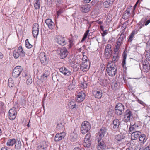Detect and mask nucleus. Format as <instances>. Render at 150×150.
Returning <instances> with one entry per match:
<instances>
[{
    "label": "nucleus",
    "mask_w": 150,
    "mask_h": 150,
    "mask_svg": "<svg viewBox=\"0 0 150 150\" xmlns=\"http://www.w3.org/2000/svg\"><path fill=\"white\" fill-rule=\"evenodd\" d=\"M106 132V128L103 127L100 129L98 133L99 137H98V145L97 146V149L98 150H104L106 147V145L104 142L102 140V139L104 137Z\"/></svg>",
    "instance_id": "nucleus-1"
},
{
    "label": "nucleus",
    "mask_w": 150,
    "mask_h": 150,
    "mask_svg": "<svg viewBox=\"0 0 150 150\" xmlns=\"http://www.w3.org/2000/svg\"><path fill=\"white\" fill-rule=\"evenodd\" d=\"M117 66L112 64V62H109L107 65L106 71L108 74L110 76H114L117 74Z\"/></svg>",
    "instance_id": "nucleus-2"
},
{
    "label": "nucleus",
    "mask_w": 150,
    "mask_h": 150,
    "mask_svg": "<svg viewBox=\"0 0 150 150\" xmlns=\"http://www.w3.org/2000/svg\"><path fill=\"white\" fill-rule=\"evenodd\" d=\"M25 55L21 46H19L17 50H14L13 51V56L15 59L18 58L19 57L21 58L24 57Z\"/></svg>",
    "instance_id": "nucleus-3"
},
{
    "label": "nucleus",
    "mask_w": 150,
    "mask_h": 150,
    "mask_svg": "<svg viewBox=\"0 0 150 150\" xmlns=\"http://www.w3.org/2000/svg\"><path fill=\"white\" fill-rule=\"evenodd\" d=\"M91 126L89 122L85 121L83 122L81 125V133L83 134H85L90 129Z\"/></svg>",
    "instance_id": "nucleus-4"
},
{
    "label": "nucleus",
    "mask_w": 150,
    "mask_h": 150,
    "mask_svg": "<svg viewBox=\"0 0 150 150\" xmlns=\"http://www.w3.org/2000/svg\"><path fill=\"white\" fill-rule=\"evenodd\" d=\"M23 69L21 66H17L14 69L12 73V75L14 78H16L18 77L22 72Z\"/></svg>",
    "instance_id": "nucleus-5"
},
{
    "label": "nucleus",
    "mask_w": 150,
    "mask_h": 150,
    "mask_svg": "<svg viewBox=\"0 0 150 150\" xmlns=\"http://www.w3.org/2000/svg\"><path fill=\"white\" fill-rule=\"evenodd\" d=\"M115 113L117 115H120L123 112L124 108L121 103H118L115 107Z\"/></svg>",
    "instance_id": "nucleus-6"
},
{
    "label": "nucleus",
    "mask_w": 150,
    "mask_h": 150,
    "mask_svg": "<svg viewBox=\"0 0 150 150\" xmlns=\"http://www.w3.org/2000/svg\"><path fill=\"white\" fill-rule=\"evenodd\" d=\"M133 118V113L132 112L129 110L127 109L124 115V120L126 122L130 121V119Z\"/></svg>",
    "instance_id": "nucleus-7"
},
{
    "label": "nucleus",
    "mask_w": 150,
    "mask_h": 150,
    "mask_svg": "<svg viewBox=\"0 0 150 150\" xmlns=\"http://www.w3.org/2000/svg\"><path fill=\"white\" fill-rule=\"evenodd\" d=\"M39 30V26L37 23H34L32 27V33L34 38H37Z\"/></svg>",
    "instance_id": "nucleus-8"
},
{
    "label": "nucleus",
    "mask_w": 150,
    "mask_h": 150,
    "mask_svg": "<svg viewBox=\"0 0 150 150\" xmlns=\"http://www.w3.org/2000/svg\"><path fill=\"white\" fill-rule=\"evenodd\" d=\"M58 53L60 55V57L61 59L65 58L68 54V52L67 49L65 47H63L59 49Z\"/></svg>",
    "instance_id": "nucleus-9"
},
{
    "label": "nucleus",
    "mask_w": 150,
    "mask_h": 150,
    "mask_svg": "<svg viewBox=\"0 0 150 150\" xmlns=\"http://www.w3.org/2000/svg\"><path fill=\"white\" fill-rule=\"evenodd\" d=\"M16 109L15 108H11L9 111V119L11 120H13L15 119L16 115Z\"/></svg>",
    "instance_id": "nucleus-10"
},
{
    "label": "nucleus",
    "mask_w": 150,
    "mask_h": 150,
    "mask_svg": "<svg viewBox=\"0 0 150 150\" xmlns=\"http://www.w3.org/2000/svg\"><path fill=\"white\" fill-rule=\"evenodd\" d=\"M90 133H88L86 135L83 143V145L85 147L88 148L90 146L91 144V142L90 140Z\"/></svg>",
    "instance_id": "nucleus-11"
},
{
    "label": "nucleus",
    "mask_w": 150,
    "mask_h": 150,
    "mask_svg": "<svg viewBox=\"0 0 150 150\" xmlns=\"http://www.w3.org/2000/svg\"><path fill=\"white\" fill-rule=\"evenodd\" d=\"M39 59L41 63L43 65H45L47 64L48 61L47 57L44 53L41 52L40 53L39 55Z\"/></svg>",
    "instance_id": "nucleus-12"
},
{
    "label": "nucleus",
    "mask_w": 150,
    "mask_h": 150,
    "mask_svg": "<svg viewBox=\"0 0 150 150\" xmlns=\"http://www.w3.org/2000/svg\"><path fill=\"white\" fill-rule=\"evenodd\" d=\"M55 40L58 43L62 46L65 45L67 43L64 38L60 36H57Z\"/></svg>",
    "instance_id": "nucleus-13"
},
{
    "label": "nucleus",
    "mask_w": 150,
    "mask_h": 150,
    "mask_svg": "<svg viewBox=\"0 0 150 150\" xmlns=\"http://www.w3.org/2000/svg\"><path fill=\"white\" fill-rule=\"evenodd\" d=\"M85 97V94L82 91L79 92L77 94L76 97V101L78 102H81L84 99Z\"/></svg>",
    "instance_id": "nucleus-14"
},
{
    "label": "nucleus",
    "mask_w": 150,
    "mask_h": 150,
    "mask_svg": "<svg viewBox=\"0 0 150 150\" xmlns=\"http://www.w3.org/2000/svg\"><path fill=\"white\" fill-rule=\"evenodd\" d=\"M111 48V46L110 44H108L106 46L105 55L107 58L109 57L111 54L112 50Z\"/></svg>",
    "instance_id": "nucleus-15"
},
{
    "label": "nucleus",
    "mask_w": 150,
    "mask_h": 150,
    "mask_svg": "<svg viewBox=\"0 0 150 150\" xmlns=\"http://www.w3.org/2000/svg\"><path fill=\"white\" fill-rule=\"evenodd\" d=\"M90 64L87 62H83L80 65V69L83 72L87 71L89 69Z\"/></svg>",
    "instance_id": "nucleus-16"
},
{
    "label": "nucleus",
    "mask_w": 150,
    "mask_h": 150,
    "mask_svg": "<svg viewBox=\"0 0 150 150\" xmlns=\"http://www.w3.org/2000/svg\"><path fill=\"white\" fill-rule=\"evenodd\" d=\"M59 71L60 72L66 76H70L71 74V73L70 71L64 67H62L60 68L59 69Z\"/></svg>",
    "instance_id": "nucleus-17"
},
{
    "label": "nucleus",
    "mask_w": 150,
    "mask_h": 150,
    "mask_svg": "<svg viewBox=\"0 0 150 150\" xmlns=\"http://www.w3.org/2000/svg\"><path fill=\"white\" fill-rule=\"evenodd\" d=\"M90 6L89 4L81 5L80 6V10L83 12L87 13L90 10Z\"/></svg>",
    "instance_id": "nucleus-18"
},
{
    "label": "nucleus",
    "mask_w": 150,
    "mask_h": 150,
    "mask_svg": "<svg viewBox=\"0 0 150 150\" xmlns=\"http://www.w3.org/2000/svg\"><path fill=\"white\" fill-rule=\"evenodd\" d=\"M22 76L25 77L26 80V83L28 85L30 84L32 82L31 76L29 74H27L26 72L22 73Z\"/></svg>",
    "instance_id": "nucleus-19"
},
{
    "label": "nucleus",
    "mask_w": 150,
    "mask_h": 150,
    "mask_svg": "<svg viewBox=\"0 0 150 150\" xmlns=\"http://www.w3.org/2000/svg\"><path fill=\"white\" fill-rule=\"evenodd\" d=\"M93 94L95 98L100 99L102 96V91L100 90H93Z\"/></svg>",
    "instance_id": "nucleus-20"
},
{
    "label": "nucleus",
    "mask_w": 150,
    "mask_h": 150,
    "mask_svg": "<svg viewBox=\"0 0 150 150\" xmlns=\"http://www.w3.org/2000/svg\"><path fill=\"white\" fill-rule=\"evenodd\" d=\"M69 108L71 109L74 110L78 108V106L76 105V101L74 100H70L68 103Z\"/></svg>",
    "instance_id": "nucleus-21"
},
{
    "label": "nucleus",
    "mask_w": 150,
    "mask_h": 150,
    "mask_svg": "<svg viewBox=\"0 0 150 150\" xmlns=\"http://www.w3.org/2000/svg\"><path fill=\"white\" fill-rule=\"evenodd\" d=\"M45 23L49 28L50 29H52L54 27V23L50 19H47L45 21Z\"/></svg>",
    "instance_id": "nucleus-22"
},
{
    "label": "nucleus",
    "mask_w": 150,
    "mask_h": 150,
    "mask_svg": "<svg viewBox=\"0 0 150 150\" xmlns=\"http://www.w3.org/2000/svg\"><path fill=\"white\" fill-rule=\"evenodd\" d=\"M142 71L144 72H147L150 70V66L148 62H145L142 64Z\"/></svg>",
    "instance_id": "nucleus-23"
},
{
    "label": "nucleus",
    "mask_w": 150,
    "mask_h": 150,
    "mask_svg": "<svg viewBox=\"0 0 150 150\" xmlns=\"http://www.w3.org/2000/svg\"><path fill=\"white\" fill-rule=\"evenodd\" d=\"M141 134V132L139 131L132 132L131 134V139L132 140L137 139Z\"/></svg>",
    "instance_id": "nucleus-24"
},
{
    "label": "nucleus",
    "mask_w": 150,
    "mask_h": 150,
    "mask_svg": "<svg viewBox=\"0 0 150 150\" xmlns=\"http://www.w3.org/2000/svg\"><path fill=\"white\" fill-rule=\"evenodd\" d=\"M47 144L45 141H43L41 144L38 146V150H45L48 146Z\"/></svg>",
    "instance_id": "nucleus-25"
},
{
    "label": "nucleus",
    "mask_w": 150,
    "mask_h": 150,
    "mask_svg": "<svg viewBox=\"0 0 150 150\" xmlns=\"http://www.w3.org/2000/svg\"><path fill=\"white\" fill-rule=\"evenodd\" d=\"M65 135V134L64 133L57 134L54 138V140L56 141L61 140L64 138Z\"/></svg>",
    "instance_id": "nucleus-26"
},
{
    "label": "nucleus",
    "mask_w": 150,
    "mask_h": 150,
    "mask_svg": "<svg viewBox=\"0 0 150 150\" xmlns=\"http://www.w3.org/2000/svg\"><path fill=\"white\" fill-rule=\"evenodd\" d=\"M113 124L114 125L113 128L115 130H117L120 125L119 120L117 119H115L113 121Z\"/></svg>",
    "instance_id": "nucleus-27"
},
{
    "label": "nucleus",
    "mask_w": 150,
    "mask_h": 150,
    "mask_svg": "<svg viewBox=\"0 0 150 150\" xmlns=\"http://www.w3.org/2000/svg\"><path fill=\"white\" fill-rule=\"evenodd\" d=\"M16 140L14 138L8 139L6 145L8 146H13L16 143Z\"/></svg>",
    "instance_id": "nucleus-28"
},
{
    "label": "nucleus",
    "mask_w": 150,
    "mask_h": 150,
    "mask_svg": "<svg viewBox=\"0 0 150 150\" xmlns=\"http://www.w3.org/2000/svg\"><path fill=\"white\" fill-rule=\"evenodd\" d=\"M138 126L136 124L130 125L129 131L130 132H134L137 131V130L138 129Z\"/></svg>",
    "instance_id": "nucleus-29"
},
{
    "label": "nucleus",
    "mask_w": 150,
    "mask_h": 150,
    "mask_svg": "<svg viewBox=\"0 0 150 150\" xmlns=\"http://www.w3.org/2000/svg\"><path fill=\"white\" fill-rule=\"evenodd\" d=\"M130 12L129 9H127L126 11L122 16L123 18L125 20L128 19L130 16Z\"/></svg>",
    "instance_id": "nucleus-30"
},
{
    "label": "nucleus",
    "mask_w": 150,
    "mask_h": 150,
    "mask_svg": "<svg viewBox=\"0 0 150 150\" xmlns=\"http://www.w3.org/2000/svg\"><path fill=\"white\" fill-rule=\"evenodd\" d=\"M139 139L141 143H144L146 140V135L144 134H141L139 137Z\"/></svg>",
    "instance_id": "nucleus-31"
},
{
    "label": "nucleus",
    "mask_w": 150,
    "mask_h": 150,
    "mask_svg": "<svg viewBox=\"0 0 150 150\" xmlns=\"http://www.w3.org/2000/svg\"><path fill=\"white\" fill-rule=\"evenodd\" d=\"M124 138L125 136L121 133L115 136V139L118 141H122V140L124 139Z\"/></svg>",
    "instance_id": "nucleus-32"
},
{
    "label": "nucleus",
    "mask_w": 150,
    "mask_h": 150,
    "mask_svg": "<svg viewBox=\"0 0 150 150\" xmlns=\"http://www.w3.org/2000/svg\"><path fill=\"white\" fill-rule=\"evenodd\" d=\"M127 52L125 51L122 54V56L123 57L122 62V65L123 67H124L126 64V60L127 56Z\"/></svg>",
    "instance_id": "nucleus-33"
},
{
    "label": "nucleus",
    "mask_w": 150,
    "mask_h": 150,
    "mask_svg": "<svg viewBox=\"0 0 150 150\" xmlns=\"http://www.w3.org/2000/svg\"><path fill=\"white\" fill-rule=\"evenodd\" d=\"M15 148L17 150H19L21 149L22 144L21 142L19 140H16Z\"/></svg>",
    "instance_id": "nucleus-34"
},
{
    "label": "nucleus",
    "mask_w": 150,
    "mask_h": 150,
    "mask_svg": "<svg viewBox=\"0 0 150 150\" xmlns=\"http://www.w3.org/2000/svg\"><path fill=\"white\" fill-rule=\"evenodd\" d=\"M34 7L36 9L40 8V1L39 0H37L34 4Z\"/></svg>",
    "instance_id": "nucleus-35"
},
{
    "label": "nucleus",
    "mask_w": 150,
    "mask_h": 150,
    "mask_svg": "<svg viewBox=\"0 0 150 150\" xmlns=\"http://www.w3.org/2000/svg\"><path fill=\"white\" fill-rule=\"evenodd\" d=\"M50 75V73L48 71L45 72L41 76V79H43L46 80L47 79V77Z\"/></svg>",
    "instance_id": "nucleus-36"
},
{
    "label": "nucleus",
    "mask_w": 150,
    "mask_h": 150,
    "mask_svg": "<svg viewBox=\"0 0 150 150\" xmlns=\"http://www.w3.org/2000/svg\"><path fill=\"white\" fill-rule=\"evenodd\" d=\"M75 82L74 81H72V83L68 86V89L70 90H72L75 88Z\"/></svg>",
    "instance_id": "nucleus-37"
},
{
    "label": "nucleus",
    "mask_w": 150,
    "mask_h": 150,
    "mask_svg": "<svg viewBox=\"0 0 150 150\" xmlns=\"http://www.w3.org/2000/svg\"><path fill=\"white\" fill-rule=\"evenodd\" d=\"M25 45L26 47L28 48H30L32 47V45L29 42L28 39L25 40Z\"/></svg>",
    "instance_id": "nucleus-38"
},
{
    "label": "nucleus",
    "mask_w": 150,
    "mask_h": 150,
    "mask_svg": "<svg viewBox=\"0 0 150 150\" xmlns=\"http://www.w3.org/2000/svg\"><path fill=\"white\" fill-rule=\"evenodd\" d=\"M124 37V34H121L120 37L117 40V42H119L120 43H122Z\"/></svg>",
    "instance_id": "nucleus-39"
},
{
    "label": "nucleus",
    "mask_w": 150,
    "mask_h": 150,
    "mask_svg": "<svg viewBox=\"0 0 150 150\" xmlns=\"http://www.w3.org/2000/svg\"><path fill=\"white\" fill-rule=\"evenodd\" d=\"M122 44V43L117 42V45L115 47V52H117L118 51Z\"/></svg>",
    "instance_id": "nucleus-40"
},
{
    "label": "nucleus",
    "mask_w": 150,
    "mask_h": 150,
    "mask_svg": "<svg viewBox=\"0 0 150 150\" xmlns=\"http://www.w3.org/2000/svg\"><path fill=\"white\" fill-rule=\"evenodd\" d=\"M71 139L73 141H74L78 137V135L74 132H73L71 133Z\"/></svg>",
    "instance_id": "nucleus-41"
},
{
    "label": "nucleus",
    "mask_w": 150,
    "mask_h": 150,
    "mask_svg": "<svg viewBox=\"0 0 150 150\" xmlns=\"http://www.w3.org/2000/svg\"><path fill=\"white\" fill-rule=\"evenodd\" d=\"M89 32V30H87L85 33L84 34L83 36V37L81 40V42H83L86 38L88 36V34Z\"/></svg>",
    "instance_id": "nucleus-42"
},
{
    "label": "nucleus",
    "mask_w": 150,
    "mask_h": 150,
    "mask_svg": "<svg viewBox=\"0 0 150 150\" xmlns=\"http://www.w3.org/2000/svg\"><path fill=\"white\" fill-rule=\"evenodd\" d=\"M135 35V32L134 31H133L131 33L130 36L128 40V41L129 42H131L133 40V38Z\"/></svg>",
    "instance_id": "nucleus-43"
},
{
    "label": "nucleus",
    "mask_w": 150,
    "mask_h": 150,
    "mask_svg": "<svg viewBox=\"0 0 150 150\" xmlns=\"http://www.w3.org/2000/svg\"><path fill=\"white\" fill-rule=\"evenodd\" d=\"M112 4H110V2L108 1L107 0L106 1L104 2L103 4V6L104 7L106 8H108Z\"/></svg>",
    "instance_id": "nucleus-44"
},
{
    "label": "nucleus",
    "mask_w": 150,
    "mask_h": 150,
    "mask_svg": "<svg viewBox=\"0 0 150 150\" xmlns=\"http://www.w3.org/2000/svg\"><path fill=\"white\" fill-rule=\"evenodd\" d=\"M80 86L81 87V88H83V89H84L87 88V83H86V82H83L81 83L80 84Z\"/></svg>",
    "instance_id": "nucleus-45"
},
{
    "label": "nucleus",
    "mask_w": 150,
    "mask_h": 150,
    "mask_svg": "<svg viewBox=\"0 0 150 150\" xmlns=\"http://www.w3.org/2000/svg\"><path fill=\"white\" fill-rule=\"evenodd\" d=\"M69 48H71V47H72L74 45V41L72 39H69Z\"/></svg>",
    "instance_id": "nucleus-46"
},
{
    "label": "nucleus",
    "mask_w": 150,
    "mask_h": 150,
    "mask_svg": "<svg viewBox=\"0 0 150 150\" xmlns=\"http://www.w3.org/2000/svg\"><path fill=\"white\" fill-rule=\"evenodd\" d=\"M118 56L117 54H115L114 56H113L112 58V61L115 62L117 61L118 59Z\"/></svg>",
    "instance_id": "nucleus-47"
},
{
    "label": "nucleus",
    "mask_w": 150,
    "mask_h": 150,
    "mask_svg": "<svg viewBox=\"0 0 150 150\" xmlns=\"http://www.w3.org/2000/svg\"><path fill=\"white\" fill-rule=\"evenodd\" d=\"M13 82L11 80H9L8 81V86L9 87H12L14 86V84L13 83Z\"/></svg>",
    "instance_id": "nucleus-48"
},
{
    "label": "nucleus",
    "mask_w": 150,
    "mask_h": 150,
    "mask_svg": "<svg viewBox=\"0 0 150 150\" xmlns=\"http://www.w3.org/2000/svg\"><path fill=\"white\" fill-rule=\"evenodd\" d=\"M63 126L62 123H60L57 124L56 128L58 129H60L63 128Z\"/></svg>",
    "instance_id": "nucleus-49"
},
{
    "label": "nucleus",
    "mask_w": 150,
    "mask_h": 150,
    "mask_svg": "<svg viewBox=\"0 0 150 150\" xmlns=\"http://www.w3.org/2000/svg\"><path fill=\"white\" fill-rule=\"evenodd\" d=\"M128 25V23L127 21H126L124 23L122 26V27L123 30H125L126 28Z\"/></svg>",
    "instance_id": "nucleus-50"
},
{
    "label": "nucleus",
    "mask_w": 150,
    "mask_h": 150,
    "mask_svg": "<svg viewBox=\"0 0 150 150\" xmlns=\"http://www.w3.org/2000/svg\"><path fill=\"white\" fill-rule=\"evenodd\" d=\"M145 23V26H147L150 23V18L149 20H146V19H144V22Z\"/></svg>",
    "instance_id": "nucleus-51"
},
{
    "label": "nucleus",
    "mask_w": 150,
    "mask_h": 150,
    "mask_svg": "<svg viewBox=\"0 0 150 150\" xmlns=\"http://www.w3.org/2000/svg\"><path fill=\"white\" fill-rule=\"evenodd\" d=\"M146 59L150 61V52L146 54Z\"/></svg>",
    "instance_id": "nucleus-52"
},
{
    "label": "nucleus",
    "mask_w": 150,
    "mask_h": 150,
    "mask_svg": "<svg viewBox=\"0 0 150 150\" xmlns=\"http://www.w3.org/2000/svg\"><path fill=\"white\" fill-rule=\"evenodd\" d=\"M108 30H103V33H102V35L103 36H104L106 35L108 33Z\"/></svg>",
    "instance_id": "nucleus-53"
},
{
    "label": "nucleus",
    "mask_w": 150,
    "mask_h": 150,
    "mask_svg": "<svg viewBox=\"0 0 150 150\" xmlns=\"http://www.w3.org/2000/svg\"><path fill=\"white\" fill-rule=\"evenodd\" d=\"M102 84L103 85H104L105 86V85H106L107 84V80H106V79H103V80H102Z\"/></svg>",
    "instance_id": "nucleus-54"
},
{
    "label": "nucleus",
    "mask_w": 150,
    "mask_h": 150,
    "mask_svg": "<svg viewBox=\"0 0 150 150\" xmlns=\"http://www.w3.org/2000/svg\"><path fill=\"white\" fill-rule=\"evenodd\" d=\"M62 13V11L61 10H59L57 12V17H58Z\"/></svg>",
    "instance_id": "nucleus-55"
},
{
    "label": "nucleus",
    "mask_w": 150,
    "mask_h": 150,
    "mask_svg": "<svg viewBox=\"0 0 150 150\" xmlns=\"http://www.w3.org/2000/svg\"><path fill=\"white\" fill-rule=\"evenodd\" d=\"M21 101L22 102V105H25L26 103V101L24 99H21Z\"/></svg>",
    "instance_id": "nucleus-56"
},
{
    "label": "nucleus",
    "mask_w": 150,
    "mask_h": 150,
    "mask_svg": "<svg viewBox=\"0 0 150 150\" xmlns=\"http://www.w3.org/2000/svg\"><path fill=\"white\" fill-rule=\"evenodd\" d=\"M87 57L86 56H83V57L82 59V60L83 61H85V62H87V59H86Z\"/></svg>",
    "instance_id": "nucleus-57"
},
{
    "label": "nucleus",
    "mask_w": 150,
    "mask_h": 150,
    "mask_svg": "<svg viewBox=\"0 0 150 150\" xmlns=\"http://www.w3.org/2000/svg\"><path fill=\"white\" fill-rule=\"evenodd\" d=\"M4 55L2 52H0V59H1L3 58Z\"/></svg>",
    "instance_id": "nucleus-58"
},
{
    "label": "nucleus",
    "mask_w": 150,
    "mask_h": 150,
    "mask_svg": "<svg viewBox=\"0 0 150 150\" xmlns=\"http://www.w3.org/2000/svg\"><path fill=\"white\" fill-rule=\"evenodd\" d=\"M1 150H8L7 149V147H2L1 149Z\"/></svg>",
    "instance_id": "nucleus-59"
},
{
    "label": "nucleus",
    "mask_w": 150,
    "mask_h": 150,
    "mask_svg": "<svg viewBox=\"0 0 150 150\" xmlns=\"http://www.w3.org/2000/svg\"><path fill=\"white\" fill-rule=\"evenodd\" d=\"M74 150H82L81 149L78 147H76L74 148Z\"/></svg>",
    "instance_id": "nucleus-60"
},
{
    "label": "nucleus",
    "mask_w": 150,
    "mask_h": 150,
    "mask_svg": "<svg viewBox=\"0 0 150 150\" xmlns=\"http://www.w3.org/2000/svg\"><path fill=\"white\" fill-rule=\"evenodd\" d=\"M91 0H84V2L86 3H89Z\"/></svg>",
    "instance_id": "nucleus-61"
},
{
    "label": "nucleus",
    "mask_w": 150,
    "mask_h": 150,
    "mask_svg": "<svg viewBox=\"0 0 150 150\" xmlns=\"http://www.w3.org/2000/svg\"><path fill=\"white\" fill-rule=\"evenodd\" d=\"M143 150H150V149L149 147L148 146L146 147Z\"/></svg>",
    "instance_id": "nucleus-62"
},
{
    "label": "nucleus",
    "mask_w": 150,
    "mask_h": 150,
    "mask_svg": "<svg viewBox=\"0 0 150 150\" xmlns=\"http://www.w3.org/2000/svg\"><path fill=\"white\" fill-rule=\"evenodd\" d=\"M1 107L2 108H4V104L3 103H1Z\"/></svg>",
    "instance_id": "nucleus-63"
},
{
    "label": "nucleus",
    "mask_w": 150,
    "mask_h": 150,
    "mask_svg": "<svg viewBox=\"0 0 150 150\" xmlns=\"http://www.w3.org/2000/svg\"><path fill=\"white\" fill-rule=\"evenodd\" d=\"M139 103H140V104H141L142 105H144V103L143 101L140 100V101H139Z\"/></svg>",
    "instance_id": "nucleus-64"
}]
</instances>
